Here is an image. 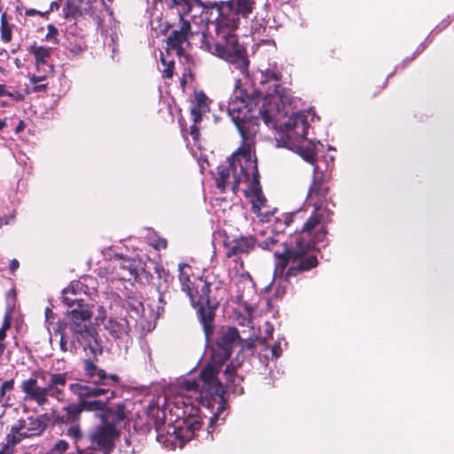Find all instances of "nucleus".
Returning <instances> with one entry per match:
<instances>
[{"instance_id": "obj_47", "label": "nucleus", "mask_w": 454, "mask_h": 454, "mask_svg": "<svg viewBox=\"0 0 454 454\" xmlns=\"http://www.w3.org/2000/svg\"><path fill=\"white\" fill-rule=\"evenodd\" d=\"M12 325V317L11 313L7 312L4 315L3 325L0 328V337L6 338V332L11 328Z\"/></svg>"}, {"instance_id": "obj_19", "label": "nucleus", "mask_w": 454, "mask_h": 454, "mask_svg": "<svg viewBox=\"0 0 454 454\" xmlns=\"http://www.w3.org/2000/svg\"><path fill=\"white\" fill-rule=\"evenodd\" d=\"M69 329L72 333L74 341H77L80 345L83 346L84 348L90 347L91 349V341L96 340L98 333L96 328L91 323H68Z\"/></svg>"}, {"instance_id": "obj_12", "label": "nucleus", "mask_w": 454, "mask_h": 454, "mask_svg": "<svg viewBox=\"0 0 454 454\" xmlns=\"http://www.w3.org/2000/svg\"><path fill=\"white\" fill-rule=\"evenodd\" d=\"M120 437V431L106 422L102 417V421L96 425L89 433L87 439L90 442L88 448L93 450L102 451L103 454H111L115 447V441Z\"/></svg>"}, {"instance_id": "obj_15", "label": "nucleus", "mask_w": 454, "mask_h": 454, "mask_svg": "<svg viewBox=\"0 0 454 454\" xmlns=\"http://www.w3.org/2000/svg\"><path fill=\"white\" fill-rule=\"evenodd\" d=\"M85 376L92 386L103 387H116L120 384L121 379L117 374H108L105 370L99 368L94 360L88 358L82 362Z\"/></svg>"}, {"instance_id": "obj_61", "label": "nucleus", "mask_w": 454, "mask_h": 454, "mask_svg": "<svg viewBox=\"0 0 454 454\" xmlns=\"http://www.w3.org/2000/svg\"><path fill=\"white\" fill-rule=\"evenodd\" d=\"M200 427H201V422L196 419L193 420V422L191 423V426H190V427L192 431L199 430L200 428Z\"/></svg>"}, {"instance_id": "obj_22", "label": "nucleus", "mask_w": 454, "mask_h": 454, "mask_svg": "<svg viewBox=\"0 0 454 454\" xmlns=\"http://www.w3.org/2000/svg\"><path fill=\"white\" fill-rule=\"evenodd\" d=\"M54 425L73 424L80 420L81 412L77 403H73L62 408L60 412L51 414Z\"/></svg>"}, {"instance_id": "obj_53", "label": "nucleus", "mask_w": 454, "mask_h": 454, "mask_svg": "<svg viewBox=\"0 0 454 454\" xmlns=\"http://www.w3.org/2000/svg\"><path fill=\"white\" fill-rule=\"evenodd\" d=\"M238 345H241V351H245V350L253 351V349L255 347L253 340H243L241 339V343H238Z\"/></svg>"}, {"instance_id": "obj_23", "label": "nucleus", "mask_w": 454, "mask_h": 454, "mask_svg": "<svg viewBox=\"0 0 454 454\" xmlns=\"http://www.w3.org/2000/svg\"><path fill=\"white\" fill-rule=\"evenodd\" d=\"M256 240L253 236L241 237L234 239L226 251V257L231 258L242 254H248L255 247Z\"/></svg>"}, {"instance_id": "obj_58", "label": "nucleus", "mask_w": 454, "mask_h": 454, "mask_svg": "<svg viewBox=\"0 0 454 454\" xmlns=\"http://www.w3.org/2000/svg\"><path fill=\"white\" fill-rule=\"evenodd\" d=\"M19 267H20L19 261L17 259H12L10 262V267H9L10 273L12 275H14Z\"/></svg>"}, {"instance_id": "obj_3", "label": "nucleus", "mask_w": 454, "mask_h": 454, "mask_svg": "<svg viewBox=\"0 0 454 454\" xmlns=\"http://www.w3.org/2000/svg\"><path fill=\"white\" fill-rule=\"evenodd\" d=\"M201 48L232 65L246 77L249 75L250 60L246 47L235 34L211 35L202 34Z\"/></svg>"}, {"instance_id": "obj_36", "label": "nucleus", "mask_w": 454, "mask_h": 454, "mask_svg": "<svg viewBox=\"0 0 454 454\" xmlns=\"http://www.w3.org/2000/svg\"><path fill=\"white\" fill-rule=\"evenodd\" d=\"M273 276H274L275 281H278V283L275 286V290H274V297L276 299H281L286 294L287 288L289 286V280L293 277L284 278V277L276 276L274 271H273Z\"/></svg>"}, {"instance_id": "obj_60", "label": "nucleus", "mask_w": 454, "mask_h": 454, "mask_svg": "<svg viewBox=\"0 0 454 454\" xmlns=\"http://www.w3.org/2000/svg\"><path fill=\"white\" fill-rule=\"evenodd\" d=\"M47 84L46 83H35L34 84L33 86V91L34 92H42V91H45L47 90Z\"/></svg>"}, {"instance_id": "obj_49", "label": "nucleus", "mask_w": 454, "mask_h": 454, "mask_svg": "<svg viewBox=\"0 0 454 454\" xmlns=\"http://www.w3.org/2000/svg\"><path fill=\"white\" fill-rule=\"evenodd\" d=\"M59 348L60 350L64 353L66 352H74L75 349V346L74 344V341L68 345L67 336H61L59 339Z\"/></svg>"}, {"instance_id": "obj_2", "label": "nucleus", "mask_w": 454, "mask_h": 454, "mask_svg": "<svg viewBox=\"0 0 454 454\" xmlns=\"http://www.w3.org/2000/svg\"><path fill=\"white\" fill-rule=\"evenodd\" d=\"M259 98L257 91L248 95L241 87L240 80L236 81L227 110L242 137L239 152H242L243 157L251 156V148L259 130V119L261 118L267 126L275 124L270 113L263 107H258Z\"/></svg>"}, {"instance_id": "obj_25", "label": "nucleus", "mask_w": 454, "mask_h": 454, "mask_svg": "<svg viewBox=\"0 0 454 454\" xmlns=\"http://www.w3.org/2000/svg\"><path fill=\"white\" fill-rule=\"evenodd\" d=\"M208 98L203 91L195 94V101L191 108V114L193 122L200 123L202 121V116L209 112Z\"/></svg>"}, {"instance_id": "obj_46", "label": "nucleus", "mask_w": 454, "mask_h": 454, "mask_svg": "<svg viewBox=\"0 0 454 454\" xmlns=\"http://www.w3.org/2000/svg\"><path fill=\"white\" fill-rule=\"evenodd\" d=\"M84 287L86 286L80 281H74L71 282V284L66 289H70V294L74 293L77 294H82V296H84L86 295Z\"/></svg>"}, {"instance_id": "obj_9", "label": "nucleus", "mask_w": 454, "mask_h": 454, "mask_svg": "<svg viewBox=\"0 0 454 454\" xmlns=\"http://www.w3.org/2000/svg\"><path fill=\"white\" fill-rule=\"evenodd\" d=\"M248 169L251 167L245 163L242 152L239 149L235 154L229 158L226 165H221L217 168V177L215 178L216 187L223 192L228 184V180L232 176V191L236 193L239 190V185L243 180L249 179Z\"/></svg>"}, {"instance_id": "obj_50", "label": "nucleus", "mask_w": 454, "mask_h": 454, "mask_svg": "<svg viewBox=\"0 0 454 454\" xmlns=\"http://www.w3.org/2000/svg\"><path fill=\"white\" fill-rule=\"evenodd\" d=\"M15 380L14 379H11L2 383L0 386L1 391L5 395L6 392L12 391L14 388Z\"/></svg>"}, {"instance_id": "obj_13", "label": "nucleus", "mask_w": 454, "mask_h": 454, "mask_svg": "<svg viewBox=\"0 0 454 454\" xmlns=\"http://www.w3.org/2000/svg\"><path fill=\"white\" fill-rule=\"evenodd\" d=\"M259 247L262 249L269 250L273 253V263H274V272L276 276L288 278V277H298L307 271H299V272H292L293 263L291 261L287 263L285 269H282L280 266V262H278L277 254H284V253H288L289 250L294 247V243L293 239H290V242L281 241L278 238V234L269 236L264 240L259 243Z\"/></svg>"}, {"instance_id": "obj_18", "label": "nucleus", "mask_w": 454, "mask_h": 454, "mask_svg": "<svg viewBox=\"0 0 454 454\" xmlns=\"http://www.w3.org/2000/svg\"><path fill=\"white\" fill-rule=\"evenodd\" d=\"M245 163L247 166L251 167V184L250 189L253 195L252 198V210L254 213H258L260 210L265 207L267 200L262 193L261 185H260V174L257 167V160H252L251 156L244 157Z\"/></svg>"}, {"instance_id": "obj_33", "label": "nucleus", "mask_w": 454, "mask_h": 454, "mask_svg": "<svg viewBox=\"0 0 454 454\" xmlns=\"http://www.w3.org/2000/svg\"><path fill=\"white\" fill-rule=\"evenodd\" d=\"M239 17L247 19L254 10L255 0H229Z\"/></svg>"}, {"instance_id": "obj_45", "label": "nucleus", "mask_w": 454, "mask_h": 454, "mask_svg": "<svg viewBox=\"0 0 454 454\" xmlns=\"http://www.w3.org/2000/svg\"><path fill=\"white\" fill-rule=\"evenodd\" d=\"M68 326V323L64 321V320H60L59 319L54 327H53V333L55 335H59V337L61 336H67L66 335V330Z\"/></svg>"}, {"instance_id": "obj_6", "label": "nucleus", "mask_w": 454, "mask_h": 454, "mask_svg": "<svg viewBox=\"0 0 454 454\" xmlns=\"http://www.w3.org/2000/svg\"><path fill=\"white\" fill-rule=\"evenodd\" d=\"M215 382L219 383L221 387L216 384L206 381L201 378V372L199 375V380H189L182 382V387L186 391H193L199 395L198 398L200 403L212 411V417L210 418L209 427H214L215 423L220 419L221 415L225 411L228 406L227 403V391L224 386L215 375Z\"/></svg>"}, {"instance_id": "obj_56", "label": "nucleus", "mask_w": 454, "mask_h": 454, "mask_svg": "<svg viewBox=\"0 0 454 454\" xmlns=\"http://www.w3.org/2000/svg\"><path fill=\"white\" fill-rule=\"evenodd\" d=\"M5 96L14 99L15 101H23L24 100V96L20 91H14V92L8 91V94H6Z\"/></svg>"}, {"instance_id": "obj_1", "label": "nucleus", "mask_w": 454, "mask_h": 454, "mask_svg": "<svg viewBox=\"0 0 454 454\" xmlns=\"http://www.w3.org/2000/svg\"><path fill=\"white\" fill-rule=\"evenodd\" d=\"M333 210H316L302 223L300 230L294 231L292 239L294 247L284 254H278L282 269L290 262L292 272L310 271L319 265L315 247L323 241L327 234V223L332 221Z\"/></svg>"}, {"instance_id": "obj_24", "label": "nucleus", "mask_w": 454, "mask_h": 454, "mask_svg": "<svg viewBox=\"0 0 454 454\" xmlns=\"http://www.w3.org/2000/svg\"><path fill=\"white\" fill-rule=\"evenodd\" d=\"M125 410V402L117 403L115 407L106 404V409H104L103 413L98 414V418L102 421V417H104L106 419V422L109 425H112L114 427H117V425L126 419Z\"/></svg>"}, {"instance_id": "obj_10", "label": "nucleus", "mask_w": 454, "mask_h": 454, "mask_svg": "<svg viewBox=\"0 0 454 454\" xmlns=\"http://www.w3.org/2000/svg\"><path fill=\"white\" fill-rule=\"evenodd\" d=\"M330 176L322 171L318 166L314 167L307 200L316 210H332L330 207H335L330 195Z\"/></svg>"}, {"instance_id": "obj_20", "label": "nucleus", "mask_w": 454, "mask_h": 454, "mask_svg": "<svg viewBox=\"0 0 454 454\" xmlns=\"http://www.w3.org/2000/svg\"><path fill=\"white\" fill-rule=\"evenodd\" d=\"M27 51L35 58V65L37 72H41V68H44V74H54V67L50 63L52 51L51 48L38 45L34 42Z\"/></svg>"}, {"instance_id": "obj_63", "label": "nucleus", "mask_w": 454, "mask_h": 454, "mask_svg": "<svg viewBox=\"0 0 454 454\" xmlns=\"http://www.w3.org/2000/svg\"><path fill=\"white\" fill-rule=\"evenodd\" d=\"M4 340L5 338L0 337V357L3 356L7 346Z\"/></svg>"}, {"instance_id": "obj_38", "label": "nucleus", "mask_w": 454, "mask_h": 454, "mask_svg": "<svg viewBox=\"0 0 454 454\" xmlns=\"http://www.w3.org/2000/svg\"><path fill=\"white\" fill-rule=\"evenodd\" d=\"M387 85V77L377 82L371 81L367 85V93L370 98H373L378 96Z\"/></svg>"}, {"instance_id": "obj_55", "label": "nucleus", "mask_w": 454, "mask_h": 454, "mask_svg": "<svg viewBox=\"0 0 454 454\" xmlns=\"http://www.w3.org/2000/svg\"><path fill=\"white\" fill-rule=\"evenodd\" d=\"M52 11V8H50V10L41 12L39 11H36L35 9H27L26 10V15L27 16H35V15H40L42 17H44L46 14H48L50 12Z\"/></svg>"}, {"instance_id": "obj_21", "label": "nucleus", "mask_w": 454, "mask_h": 454, "mask_svg": "<svg viewBox=\"0 0 454 454\" xmlns=\"http://www.w3.org/2000/svg\"><path fill=\"white\" fill-rule=\"evenodd\" d=\"M286 129L289 132V136L293 134L297 138L306 139L309 124L306 115L301 113H296L291 115L286 121Z\"/></svg>"}, {"instance_id": "obj_54", "label": "nucleus", "mask_w": 454, "mask_h": 454, "mask_svg": "<svg viewBox=\"0 0 454 454\" xmlns=\"http://www.w3.org/2000/svg\"><path fill=\"white\" fill-rule=\"evenodd\" d=\"M86 49L85 45L81 44H74L69 48L70 52H72L74 55H80Z\"/></svg>"}, {"instance_id": "obj_8", "label": "nucleus", "mask_w": 454, "mask_h": 454, "mask_svg": "<svg viewBox=\"0 0 454 454\" xmlns=\"http://www.w3.org/2000/svg\"><path fill=\"white\" fill-rule=\"evenodd\" d=\"M69 390L77 395L79 399L77 405L81 413L82 411L103 413L104 409H106V404H109L110 400L116 395L115 391L109 387L82 383L70 384Z\"/></svg>"}, {"instance_id": "obj_35", "label": "nucleus", "mask_w": 454, "mask_h": 454, "mask_svg": "<svg viewBox=\"0 0 454 454\" xmlns=\"http://www.w3.org/2000/svg\"><path fill=\"white\" fill-rule=\"evenodd\" d=\"M186 270H191V267L186 263H179L178 265V278L181 283V289L183 292L190 290V286L192 284L190 273Z\"/></svg>"}, {"instance_id": "obj_14", "label": "nucleus", "mask_w": 454, "mask_h": 454, "mask_svg": "<svg viewBox=\"0 0 454 454\" xmlns=\"http://www.w3.org/2000/svg\"><path fill=\"white\" fill-rule=\"evenodd\" d=\"M210 16H215L216 35L232 34L239 27L240 17L229 1L210 4Z\"/></svg>"}, {"instance_id": "obj_5", "label": "nucleus", "mask_w": 454, "mask_h": 454, "mask_svg": "<svg viewBox=\"0 0 454 454\" xmlns=\"http://www.w3.org/2000/svg\"><path fill=\"white\" fill-rule=\"evenodd\" d=\"M241 343L239 331L235 326L223 325L217 333V337L211 348L210 361L201 369V378L208 385L215 382V375L221 372L223 365L230 359L233 348Z\"/></svg>"}, {"instance_id": "obj_29", "label": "nucleus", "mask_w": 454, "mask_h": 454, "mask_svg": "<svg viewBox=\"0 0 454 454\" xmlns=\"http://www.w3.org/2000/svg\"><path fill=\"white\" fill-rule=\"evenodd\" d=\"M106 328L114 338H121L123 335H128L130 332L129 323L126 319H116L110 318L107 321Z\"/></svg>"}, {"instance_id": "obj_42", "label": "nucleus", "mask_w": 454, "mask_h": 454, "mask_svg": "<svg viewBox=\"0 0 454 454\" xmlns=\"http://www.w3.org/2000/svg\"><path fill=\"white\" fill-rule=\"evenodd\" d=\"M160 62L165 67L161 71V75L164 79H171L174 75L175 70V61L174 60H167L163 53L160 54Z\"/></svg>"}, {"instance_id": "obj_40", "label": "nucleus", "mask_w": 454, "mask_h": 454, "mask_svg": "<svg viewBox=\"0 0 454 454\" xmlns=\"http://www.w3.org/2000/svg\"><path fill=\"white\" fill-rule=\"evenodd\" d=\"M1 38L4 43H9L12 40V26L9 25L6 13L1 15Z\"/></svg>"}, {"instance_id": "obj_59", "label": "nucleus", "mask_w": 454, "mask_h": 454, "mask_svg": "<svg viewBox=\"0 0 454 454\" xmlns=\"http://www.w3.org/2000/svg\"><path fill=\"white\" fill-rule=\"evenodd\" d=\"M159 303L160 305H159L158 310H157L158 317H160L164 312V305L166 304V302L164 301V296L162 294H160V295H159Z\"/></svg>"}, {"instance_id": "obj_37", "label": "nucleus", "mask_w": 454, "mask_h": 454, "mask_svg": "<svg viewBox=\"0 0 454 454\" xmlns=\"http://www.w3.org/2000/svg\"><path fill=\"white\" fill-rule=\"evenodd\" d=\"M120 269L127 271V276H122V279L130 280L131 278L136 279L138 277L137 270L135 265V261L130 259H123L120 262Z\"/></svg>"}, {"instance_id": "obj_27", "label": "nucleus", "mask_w": 454, "mask_h": 454, "mask_svg": "<svg viewBox=\"0 0 454 454\" xmlns=\"http://www.w3.org/2000/svg\"><path fill=\"white\" fill-rule=\"evenodd\" d=\"M129 317L136 322H138L145 317V306L140 298L137 296H129L123 305Z\"/></svg>"}, {"instance_id": "obj_31", "label": "nucleus", "mask_w": 454, "mask_h": 454, "mask_svg": "<svg viewBox=\"0 0 454 454\" xmlns=\"http://www.w3.org/2000/svg\"><path fill=\"white\" fill-rule=\"evenodd\" d=\"M92 316L93 312L90 306L80 309H72L67 312V317L69 320L68 323H74V321L78 323H90V320Z\"/></svg>"}, {"instance_id": "obj_30", "label": "nucleus", "mask_w": 454, "mask_h": 454, "mask_svg": "<svg viewBox=\"0 0 454 454\" xmlns=\"http://www.w3.org/2000/svg\"><path fill=\"white\" fill-rule=\"evenodd\" d=\"M168 8L171 11L176 10L179 22L188 21L184 19V16L188 15L192 12V3L191 0H170Z\"/></svg>"}, {"instance_id": "obj_41", "label": "nucleus", "mask_w": 454, "mask_h": 454, "mask_svg": "<svg viewBox=\"0 0 454 454\" xmlns=\"http://www.w3.org/2000/svg\"><path fill=\"white\" fill-rule=\"evenodd\" d=\"M64 16L66 19L75 18L76 15H82V11L79 5L74 2L68 0L63 8Z\"/></svg>"}, {"instance_id": "obj_57", "label": "nucleus", "mask_w": 454, "mask_h": 454, "mask_svg": "<svg viewBox=\"0 0 454 454\" xmlns=\"http://www.w3.org/2000/svg\"><path fill=\"white\" fill-rule=\"evenodd\" d=\"M281 352H282V350H281L280 343H275L271 347V353H272L273 357L278 358V356H280Z\"/></svg>"}, {"instance_id": "obj_11", "label": "nucleus", "mask_w": 454, "mask_h": 454, "mask_svg": "<svg viewBox=\"0 0 454 454\" xmlns=\"http://www.w3.org/2000/svg\"><path fill=\"white\" fill-rule=\"evenodd\" d=\"M49 422L50 417L46 413L38 417L29 416L27 419H19L7 435L9 442L17 444L25 438L41 435L47 428Z\"/></svg>"}, {"instance_id": "obj_62", "label": "nucleus", "mask_w": 454, "mask_h": 454, "mask_svg": "<svg viewBox=\"0 0 454 454\" xmlns=\"http://www.w3.org/2000/svg\"><path fill=\"white\" fill-rule=\"evenodd\" d=\"M26 128V124L24 122V121L20 120L17 125V127L15 128V132L16 133H20L22 132Z\"/></svg>"}, {"instance_id": "obj_34", "label": "nucleus", "mask_w": 454, "mask_h": 454, "mask_svg": "<svg viewBox=\"0 0 454 454\" xmlns=\"http://www.w3.org/2000/svg\"><path fill=\"white\" fill-rule=\"evenodd\" d=\"M297 153L305 161L314 167L317 166V152L314 145L309 143L305 145H299L297 146Z\"/></svg>"}, {"instance_id": "obj_4", "label": "nucleus", "mask_w": 454, "mask_h": 454, "mask_svg": "<svg viewBox=\"0 0 454 454\" xmlns=\"http://www.w3.org/2000/svg\"><path fill=\"white\" fill-rule=\"evenodd\" d=\"M210 287L211 284L202 278H193L190 290L184 292L196 310L197 318L202 326L207 341L212 340L215 334V320L219 305V301L210 297Z\"/></svg>"}, {"instance_id": "obj_51", "label": "nucleus", "mask_w": 454, "mask_h": 454, "mask_svg": "<svg viewBox=\"0 0 454 454\" xmlns=\"http://www.w3.org/2000/svg\"><path fill=\"white\" fill-rule=\"evenodd\" d=\"M7 441L9 439L7 438ZM14 445L12 442H7V443L4 444L0 449V454H13L14 453Z\"/></svg>"}, {"instance_id": "obj_28", "label": "nucleus", "mask_w": 454, "mask_h": 454, "mask_svg": "<svg viewBox=\"0 0 454 454\" xmlns=\"http://www.w3.org/2000/svg\"><path fill=\"white\" fill-rule=\"evenodd\" d=\"M301 213L300 211L294 213H282L276 216L272 224L273 231L278 234L284 232L291 223L298 220V216Z\"/></svg>"}, {"instance_id": "obj_26", "label": "nucleus", "mask_w": 454, "mask_h": 454, "mask_svg": "<svg viewBox=\"0 0 454 454\" xmlns=\"http://www.w3.org/2000/svg\"><path fill=\"white\" fill-rule=\"evenodd\" d=\"M223 374L226 380V387H224V388H232V392L234 394L242 395L244 390L243 387L239 386V384L243 379L238 376L236 367L232 363L226 365Z\"/></svg>"}, {"instance_id": "obj_17", "label": "nucleus", "mask_w": 454, "mask_h": 454, "mask_svg": "<svg viewBox=\"0 0 454 454\" xmlns=\"http://www.w3.org/2000/svg\"><path fill=\"white\" fill-rule=\"evenodd\" d=\"M282 79L280 71L267 68L261 72L260 83L266 85L273 82L272 90H268L267 94L270 97H278L283 105H290L292 103V95L284 87L281 86L279 82Z\"/></svg>"}, {"instance_id": "obj_48", "label": "nucleus", "mask_w": 454, "mask_h": 454, "mask_svg": "<svg viewBox=\"0 0 454 454\" xmlns=\"http://www.w3.org/2000/svg\"><path fill=\"white\" fill-rule=\"evenodd\" d=\"M44 71H45L44 68H41V72H37L38 73L37 74H33V75L29 76V81L31 82V83L35 84L39 82H43V81L46 80L49 76L53 75V74H44Z\"/></svg>"}, {"instance_id": "obj_64", "label": "nucleus", "mask_w": 454, "mask_h": 454, "mask_svg": "<svg viewBox=\"0 0 454 454\" xmlns=\"http://www.w3.org/2000/svg\"><path fill=\"white\" fill-rule=\"evenodd\" d=\"M167 247H168V241L165 239L160 238L159 239V244H158L157 247L159 249H160V248L166 249Z\"/></svg>"}, {"instance_id": "obj_43", "label": "nucleus", "mask_w": 454, "mask_h": 454, "mask_svg": "<svg viewBox=\"0 0 454 454\" xmlns=\"http://www.w3.org/2000/svg\"><path fill=\"white\" fill-rule=\"evenodd\" d=\"M68 448L69 443L66 440L60 439L48 451L40 454H64Z\"/></svg>"}, {"instance_id": "obj_52", "label": "nucleus", "mask_w": 454, "mask_h": 454, "mask_svg": "<svg viewBox=\"0 0 454 454\" xmlns=\"http://www.w3.org/2000/svg\"><path fill=\"white\" fill-rule=\"evenodd\" d=\"M197 124L198 123L193 122V124L190 127V134L195 142L199 141L200 136V128L197 126Z\"/></svg>"}, {"instance_id": "obj_32", "label": "nucleus", "mask_w": 454, "mask_h": 454, "mask_svg": "<svg viewBox=\"0 0 454 454\" xmlns=\"http://www.w3.org/2000/svg\"><path fill=\"white\" fill-rule=\"evenodd\" d=\"M62 301L67 307H74V309H80L88 307L85 299L82 294H77L74 293L70 294V289H64L62 291Z\"/></svg>"}, {"instance_id": "obj_44", "label": "nucleus", "mask_w": 454, "mask_h": 454, "mask_svg": "<svg viewBox=\"0 0 454 454\" xmlns=\"http://www.w3.org/2000/svg\"><path fill=\"white\" fill-rule=\"evenodd\" d=\"M48 33L45 35V39L49 42H52L54 44L59 43L58 35L59 30L53 24L47 26Z\"/></svg>"}, {"instance_id": "obj_39", "label": "nucleus", "mask_w": 454, "mask_h": 454, "mask_svg": "<svg viewBox=\"0 0 454 454\" xmlns=\"http://www.w3.org/2000/svg\"><path fill=\"white\" fill-rule=\"evenodd\" d=\"M67 435L70 436L72 439H74V443L76 444V450L78 454H82L83 450L80 449L78 442L82 440V433L81 430L80 425H72L67 430Z\"/></svg>"}, {"instance_id": "obj_7", "label": "nucleus", "mask_w": 454, "mask_h": 454, "mask_svg": "<svg viewBox=\"0 0 454 454\" xmlns=\"http://www.w3.org/2000/svg\"><path fill=\"white\" fill-rule=\"evenodd\" d=\"M37 372L33 373V377L21 382L20 389L25 394L26 399L34 401L38 406H43L49 402L51 396L59 401L62 400L65 393L64 387L67 382V372H50L49 380L45 387L38 386Z\"/></svg>"}, {"instance_id": "obj_16", "label": "nucleus", "mask_w": 454, "mask_h": 454, "mask_svg": "<svg viewBox=\"0 0 454 454\" xmlns=\"http://www.w3.org/2000/svg\"><path fill=\"white\" fill-rule=\"evenodd\" d=\"M192 35L190 21L178 23V28L173 29L167 37V51H173L178 57L184 56L185 45H189V38Z\"/></svg>"}]
</instances>
